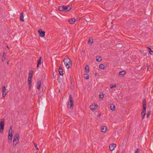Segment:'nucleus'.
Returning a JSON list of instances; mask_svg holds the SVG:
<instances>
[{
    "mask_svg": "<svg viewBox=\"0 0 153 153\" xmlns=\"http://www.w3.org/2000/svg\"><path fill=\"white\" fill-rule=\"evenodd\" d=\"M59 75H60L62 76L63 75V69L61 66L59 67Z\"/></svg>",
    "mask_w": 153,
    "mask_h": 153,
    "instance_id": "a211bd4d",
    "label": "nucleus"
},
{
    "mask_svg": "<svg viewBox=\"0 0 153 153\" xmlns=\"http://www.w3.org/2000/svg\"><path fill=\"white\" fill-rule=\"evenodd\" d=\"M7 57V54L6 53H4L1 57V60L2 62H4Z\"/></svg>",
    "mask_w": 153,
    "mask_h": 153,
    "instance_id": "ddd939ff",
    "label": "nucleus"
},
{
    "mask_svg": "<svg viewBox=\"0 0 153 153\" xmlns=\"http://www.w3.org/2000/svg\"><path fill=\"white\" fill-rule=\"evenodd\" d=\"M99 97L101 99H102L104 97V95L103 94L99 95Z\"/></svg>",
    "mask_w": 153,
    "mask_h": 153,
    "instance_id": "c85d7f7f",
    "label": "nucleus"
},
{
    "mask_svg": "<svg viewBox=\"0 0 153 153\" xmlns=\"http://www.w3.org/2000/svg\"><path fill=\"white\" fill-rule=\"evenodd\" d=\"M135 153H140L138 149L137 148L136 149Z\"/></svg>",
    "mask_w": 153,
    "mask_h": 153,
    "instance_id": "72a5a7b5",
    "label": "nucleus"
},
{
    "mask_svg": "<svg viewBox=\"0 0 153 153\" xmlns=\"http://www.w3.org/2000/svg\"><path fill=\"white\" fill-rule=\"evenodd\" d=\"M80 19V18H77V21L78 20H79Z\"/></svg>",
    "mask_w": 153,
    "mask_h": 153,
    "instance_id": "e433bc0d",
    "label": "nucleus"
},
{
    "mask_svg": "<svg viewBox=\"0 0 153 153\" xmlns=\"http://www.w3.org/2000/svg\"><path fill=\"white\" fill-rule=\"evenodd\" d=\"M93 42V39L92 38H89L88 40V44L91 45Z\"/></svg>",
    "mask_w": 153,
    "mask_h": 153,
    "instance_id": "aec40b11",
    "label": "nucleus"
},
{
    "mask_svg": "<svg viewBox=\"0 0 153 153\" xmlns=\"http://www.w3.org/2000/svg\"><path fill=\"white\" fill-rule=\"evenodd\" d=\"M96 59L98 62H100L102 60L101 57L100 56H97L96 57Z\"/></svg>",
    "mask_w": 153,
    "mask_h": 153,
    "instance_id": "5701e85b",
    "label": "nucleus"
},
{
    "mask_svg": "<svg viewBox=\"0 0 153 153\" xmlns=\"http://www.w3.org/2000/svg\"><path fill=\"white\" fill-rule=\"evenodd\" d=\"M74 107V102L72 96L69 95V101L68 102V107L71 109H72Z\"/></svg>",
    "mask_w": 153,
    "mask_h": 153,
    "instance_id": "7ed1b4c3",
    "label": "nucleus"
},
{
    "mask_svg": "<svg viewBox=\"0 0 153 153\" xmlns=\"http://www.w3.org/2000/svg\"><path fill=\"white\" fill-rule=\"evenodd\" d=\"M84 77L85 79L86 80H87L89 79V76L88 74H85L84 75Z\"/></svg>",
    "mask_w": 153,
    "mask_h": 153,
    "instance_id": "393cba45",
    "label": "nucleus"
},
{
    "mask_svg": "<svg viewBox=\"0 0 153 153\" xmlns=\"http://www.w3.org/2000/svg\"><path fill=\"white\" fill-rule=\"evenodd\" d=\"M150 113H151L150 111H149L147 112V116H146L147 118H148L149 117V115H150Z\"/></svg>",
    "mask_w": 153,
    "mask_h": 153,
    "instance_id": "2f4dec72",
    "label": "nucleus"
},
{
    "mask_svg": "<svg viewBox=\"0 0 153 153\" xmlns=\"http://www.w3.org/2000/svg\"><path fill=\"white\" fill-rule=\"evenodd\" d=\"M146 65H147V70L148 71L149 69V65H148V63H147Z\"/></svg>",
    "mask_w": 153,
    "mask_h": 153,
    "instance_id": "f704fd0d",
    "label": "nucleus"
},
{
    "mask_svg": "<svg viewBox=\"0 0 153 153\" xmlns=\"http://www.w3.org/2000/svg\"><path fill=\"white\" fill-rule=\"evenodd\" d=\"M117 26L116 25H112L111 28V29H114L115 28H117Z\"/></svg>",
    "mask_w": 153,
    "mask_h": 153,
    "instance_id": "473e14b6",
    "label": "nucleus"
},
{
    "mask_svg": "<svg viewBox=\"0 0 153 153\" xmlns=\"http://www.w3.org/2000/svg\"><path fill=\"white\" fill-rule=\"evenodd\" d=\"M82 53H83V55H84V53H85V51L84 50H82Z\"/></svg>",
    "mask_w": 153,
    "mask_h": 153,
    "instance_id": "c9c22d12",
    "label": "nucleus"
},
{
    "mask_svg": "<svg viewBox=\"0 0 153 153\" xmlns=\"http://www.w3.org/2000/svg\"><path fill=\"white\" fill-rule=\"evenodd\" d=\"M97 74V73H96L95 74V75L96 76Z\"/></svg>",
    "mask_w": 153,
    "mask_h": 153,
    "instance_id": "79ce46f5",
    "label": "nucleus"
},
{
    "mask_svg": "<svg viewBox=\"0 0 153 153\" xmlns=\"http://www.w3.org/2000/svg\"><path fill=\"white\" fill-rule=\"evenodd\" d=\"M149 48V52L150 54L151 55H153V51L151 50V49L150 48Z\"/></svg>",
    "mask_w": 153,
    "mask_h": 153,
    "instance_id": "c756f323",
    "label": "nucleus"
},
{
    "mask_svg": "<svg viewBox=\"0 0 153 153\" xmlns=\"http://www.w3.org/2000/svg\"><path fill=\"white\" fill-rule=\"evenodd\" d=\"M105 66L103 64H101L99 65V68L101 69H104Z\"/></svg>",
    "mask_w": 153,
    "mask_h": 153,
    "instance_id": "bb28decb",
    "label": "nucleus"
},
{
    "mask_svg": "<svg viewBox=\"0 0 153 153\" xmlns=\"http://www.w3.org/2000/svg\"><path fill=\"white\" fill-rule=\"evenodd\" d=\"M65 67L67 69H69L72 65V63L71 60L68 56H65L63 60Z\"/></svg>",
    "mask_w": 153,
    "mask_h": 153,
    "instance_id": "f257e3e1",
    "label": "nucleus"
},
{
    "mask_svg": "<svg viewBox=\"0 0 153 153\" xmlns=\"http://www.w3.org/2000/svg\"><path fill=\"white\" fill-rule=\"evenodd\" d=\"M9 61H8L7 62V65H9Z\"/></svg>",
    "mask_w": 153,
    "mask_h": 153,
    "instance_id": "58836bf2",
    "label": "nucleus"
},
{
    "mask_svg": "<svg viewBox=\"0 0 153 153\" xmlns=\"http://www.w3.org/2000/svg\"><path fill=\"white\" fill-rule=\"evenodd\" d=\"M116 86V85L115 84H114V85H111L110 86V88L111 89H112L113 88H115Z\"/></svg>",
    "mask_w": 153,
    "mask_h": 153,
    "instance_id": "cd10ccee",
    "label": "nucleus"
},
{
    "mask_svg": "<svg viewBox=\"0 0 153 153\" xmlns=\"http://www.w3.org/2000/svg\"><path fill=\"white\" fill-rule=\"evenodd\" d=\"M38 32L39 34V36L42 37H43L45 36V32L42 30V29H39Z\"/></svg>",
    "mask_w": 153,
    "mask_h": 153,
    "instance_id": "1a4fd4ad",
    "label": "nucleus"
},
{
    "mask_svg": "<svg viewBox=\"0 0 153 153\" xmlns=\"http://www.w3.org/2000/svg\"><path fill=\"white\" fill-rule=\"evenodd\" d=\"M143 108H146V101L145 99H143Z\"/></svg>",
    "mask_w": 153,
    "mask_h": 153,
    "instance_id": "412c9836",
    "label": "nucleus"
},
{
    "mask_svg": "<svg viewBox=\"0 0 153 153\" xmlns=\"http://www.w3.org/2000/svg\"><path fill=\"white\" fill-rule=\"evenodd\" d=\"M85 70L86 71V72L87 73L89 71V66L86 65L85 67Z\"/></svg>",
    "mask_w": 153,
    "mask_h": 153,
    "instance_id": "4be33fe9",
    "label": "nucleus"
},
{
    "mask_svg": "<svg viewBox=\"0 0 153 153\" xmlns=\"http://www.w3.org/2000/svg\"><path fill=\"white\" fill-rule=\"evenodd\" d=\"M2 96L4 98L5 96L7 94V90L6 89V87L5 86H3L2 87Z\"/></svg>",
    "mask_w": 153,
    "mask_h": 153,
    "instance_id": "6e6552de",
    "label": "nucleus"
},
{
    "mask_svg": "<svg viewBox=\"0 0 153 153\" xmlns=\"http://www.w3.org/2000/svg\"><path fill=\"white\" fill-rule=\"evenodd\" d=\"M42 91L43 92H44V91H43V90H42Z\"/></svg>",
    "mask_w": 153,
    "mask_h": 153,
    "instance_id": "37998d69",
    "label": "nucleus"
},
{
    "mask_svg": "<svg viewBox=\"0 0 153 153\" xmlns=\"http://www.w3.org/2000/svg\"><path fill=\"white\" fill-rule=\"evenodd\" d=\"M98 105L97 104H95L94 105H91L90 106V108L92 111H93L94 110L96 109Z\"/></svg>",
    "mask_w": 153,
    "mask_h": 153,
    "instance_id": "f8f14e48",
    "label": "nucleus"
},
{
    "mask_svg": "<svg viewBox=\"0 0 153 153\" xmlns=\"http://www.w3.org/2000/svg\"><path fill=\"white\" fill-rule=\"evenodd\" d=\"M116 147V144L114 143H112L110 145L109 148L110 150L112 151H113L114 148Z\"/></svg>",
    "mask_w": 153,
    "mask_h": 153,
    "instance_id": "9b49d317",
    "label": "nucleus"
},
{
    "mask_svg": "<svg viewBox=\"0 0 153 153\" xmlns=\"http://www.w3.org/2000/svg\"><path fill=\"white\" fill-rule=\"evenodd\" d=\"M107 130V127L106 126H102L101 128V131L102 132L105 133Z\"/></svg>",
    "mask_w": 153,
    "mask_h": 153,
    "instance_id": "dca6fc26",
    "label": "nucleus"
},
{
    "mask_svg": "<svg viewBox=\"0 0 153 153\" xmlns=\"http://www.w3.org/2000/svg\"><path fill=\"white\" fill-rule=\"evenodd\" d=\"M34 146L35 148H36V150H39V148H38V147L37 146V144H36V143H34Z\"/></svg>",
    "mask_w": 153,
    "mask_h": 153,
    "instance_id": "7c9ffc66",
    "label": "nucleus"
},
{
    "mask_svg": "<svg viewBox=\"0 0 153 153\" xmlns=\"http://www.w3.org/2000/svg\"><path fill=\"white\" fill-rule=\"evenodd\" d=\"M41 81L40 80H39L37 81V89L39 90L40 88V86H41Z\"/></svg>",
    "mask_w": 153,
    "mask_h": 153,
    "instance_id": "2eb2a0df",
    "label": "nucleus"
},
{
    "mask_svg": "<svg viewBox=\"0 0 153 153\" xmlns=\"http://www.w3.org/2000/svg\"><path fill=\"white\" fill-rule=\"evenodd\" d=\"M7 48L8 49H10V48H9V47L7 45Z\"/></svg>",
    "mask_w": 153,
    "mask_h": 153,
    "instance_id": "4c0bfd02",
    "label": "nucleus"
},
{
    "mask_svg": "<svg viewBox=\"0 0 153 153\" xmlns=\"http://www.w3.org/2000/svg\"><path fill=\"white\" fill-rule=\"evenodd\" d=\"M19 134L18 133H16L14 135V140H13V145H16L18 143L19 140Z\"/></svg>",
    "mask_w": 153,
    "mask_h": 153,
    "instance_id": "39448f33",
    "label": "nucleus"
},
{
    "mask_svg": "<svg viewBox=\"0 0 153 153\" xmlns=\"http://www.w3.org/2000/svg\"><path fill=\"white\" fill-rule=\"evenodd\" d=\"M12 132L13 131L12 129V126H11L10 127V129L9 131L8 137V139L10 140L11 142L12 141V137L13 136Z\"/></svg>",
    "mask_w": 153,
    "mask_h": 153,
    "instance_id": "0eeeda50",
    "label": "nucleus"
},
{
    "mask_svg": "<svg viewBox=\"0 0 153 153\" xmlns=\"http://www.w3.org/2000/svg\"><path fill=\"white\" fill-rule=\"evenodd\" d=\"M100 114H101L100 113V114H98V117H100Z\"/></svg>",
    "mask_w": 153,
    "mask_h": 153,
    "instance_id": "ea45409f",
    "label": "nucleus"
},
{
    "mask_svg": "<svg viewBox=\"0 0 153 153\" xmlns=\"http://www.w3.org/2000/svg\"><path fill=\"white\" fill-rule=\"evenodd\" d=\"M5 122L4 119H2L0 123V132L3 133L4 126Z\"/></svg>",
    "mask_w": 153,
    "mask_h": 153,
    "instance_id": "423d86ee",
    "label": "nucleus"
},
{
    "mask_svg": "<svg viewBox=\"0 0 153 153\" xmlns=\"http://www.w3.org/2000/svg\"><path fill=\"white\" fill-rule=\"evenodd\" d=\"M126 73V71H121L119 73V75H125Z\"/></svg>",
    "mask_w": 153,
    "mask_h": 153,
    "instance_id": "a878e982",
    "label": "nucleus"
},
{
    "mask_svg": "<svg viewBox=\"0 0 153 153\" xmlns=\"http://www.w3.org/2000/svg\"><path fill=\"white\" fill-rule=\"evenodd\" d=\"M59 77L58 78V79H57V80L59 81V82H60V81L59 80Z\"/></svg>",
    "mask_w": 153,
    "mask_h": 153,
    "instance_id": "a19ab883",
    "label": "nucleus"
},
{
    "mask_svg": "<svg viewBox=\"0 0 153 153\" xmlns=\"http://www.w3.org/2000/svg\"><path fill=\"white\" fill-rule=\"evenodd\" d=\"M33 72L32 71H31L29 72V74L28 75V85L29 88L30 89H31V80L33 77Z\"/></svg>",
    "mask_w": 153,
    "mask_h": 153,
    "instance_id": "20e7f679",
    "label": "nucleus"
},
{
    "mask_svg": "<svg viewBox=\"0 0 153 153\" xmlns=\"http://www.w3.org/2000/svg\"><path fill=\"white\" fill-rule=\"evenodd\" d=\"M68 22L71 24H73L75 22V19L74 18H73L69 19L68 20Z\"/></svg>",
    "mask_w": 153,
    "mask_h": 153,
    "instance_id": "4468645a",
    "label": "nucleus"
},
{
    "mask_svg": "<svg viewBox=\"0 0 153 153\" xmlns=\"http://www.w3.org/2000/svg\"><path fill=\"white\" fill-rule=\"evenodd\" d=\"M115 105L113 104H112L110 106V109L113 111H114L115 110Z\"/></svg>",
    "mask_w": 153,
    "mask_h": 153,
    "instance_id": "b1692460",
    "label": "nucleus"
},
{
    "mask_svg": "<svg viewBox=\"0 0 153 153\" xmlns=\"http://www.w3.org/2000/svg\"><path fill=\"white\" fill-rule=\"evenodd\" d=\"M42 59V57H39V60H38L37 61V68L39 67V65H40L41 64V61Z\"/></svg>",
    "mask_w": 153,
    "mask_h": 153,
    "instance_id": "f3484780",
    "label": "nucleus"
},
{
    "mask_svg": "<svg viewBox=\"0 0 153 153\" xmlns=\"http://www.w3.org/2000/svg\"><path fill=\"white\" fill-rule=\"evenodd\" d=\"M20 20L21 21H24V16H23V13H22L20 14V16L19 17Z\"/></svg>",
    "mask_w": 153,
    "mask_h": 153,
    "instance_id": "6ab92c4d",
    "label": "nucleus"
},
{
    "mask_svg": "<svg viewBox=\"0 0 153 153\" xmlns=\"http://www.w3.org/2000/svg\"><path fill=\"white\" fill-rule=\"evenodd\" d=\"M71 8L70 6H61L59 7V10L60 11L67 12L70 10Z\"/></svg>",
    "mask_w": 153,
    "mask_h": 153,
    "instance_id": "f03ea898",
    "label": "nucleus"
},
{
    "mask_svg": "<svg viewBox=\"0 0 153 153\" xmlns=\"http://www.w3.org/2000/svg\"><path fill=\"white\" fill-rule=\"evenodd\" d=\"M146 108H143L141 115L142 116V118L143 119L145 117L146 113Z\"/></svg>",
    "mask_w": 153,
    "mask_h": 153,
    "instance_id": "9d476101",
    "label": "nucleus"
}]
</instances>
